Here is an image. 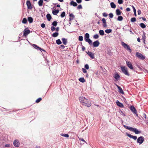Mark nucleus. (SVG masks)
I'll use <instances>...</instances> for the list:
<instances>
[{"label": "nucleus", "instance_id": "nucleus-64", "mask_svg": "<svg viewBox=\"0 0 148 148\" xmlns=\"http://www.w3.org/2000/svg\"><path fill=\"white\" fill-rule=\"evenodd\" d=\"M143 116L145 118V119H146V115L145 113H143Z\"/></svg>", "mask_w": 148, "mask_h": 148}, {"label": "nucleus", "instance_id": "nucleus-43", "mask_svg": "<svg viewBox=\"0 0 148 148\" xmlns=\"http://www.w3.org/2000/svg\"><path fill=\"white\" fill-rule=\"evenodd\" d=\"M69 16L72 18H73V19L75 18V16L72 13H69Z\"/></svg>", "mask_w": 148, "mask_h": 148}, {"label": "nucleus", "instance_id": "nucleus-1", "mask_svg": "<svg viewBox=\"0 0 148 148\" xmlns=\"http://www.w3.org/2000/svg\"><path fill=\"white\" fill-rule=\"evenodd\" d=\"M79 99L81 103L84 106L88 107H89L91 106V103L90 101L85 97H79Z\"/></svg>", "mask_w": 148, "mask_h": 148}, {"label": "nucleus", "instance_id": "nucleus-57", "mask_svg": "<svg viewBox=\"0 0 148 148\" xmlns=\"http://www.w3.org/2000/svg\"><path fill=\"white\" fill-rule=\"evenodd\" d=\"M140 19H142L143 20V21H146V19L144 18V17H140L139 18Z\"/></svg>", "mask_w": 148, "mask_h": 148}, {"label": "nucleus", "instance_id": "nucleus-41", "mask_svg": "<svg viewBox=\"0 0 148 148\" xmlns=\"http://www.w3.org/2000/svg\"><path fill=\"white\" fill-rule=\"evenodd\" d=\"M130 20L132 22L134 23L136 21V19L135 17H133L131 18Z\"/></svg>", "mask_w": 148, "mask_h": 148}, {"label": "nucleus", "instance_id": "nucleus-3", "mask_svg": "<svg viewBox=\"0 0 148 148\" xmlns=\"http://www.w3.org/2000/svg\"><path fill=\"white\" fill-rule=\"evenodd\" d=\"M121 69L122 73L125 75L129 76L130 74L128 73L127 68L125 66H121Z\"/></svg>", "mask_w": 148, "mask_h": 148}, {"label": "nucleus", "instance_id": "nucleus-22", "mask_svg": "<svg viewBox=\"0 0 148 148\" xmlns=\"http://www.w3.org/2000/svg\"><path fill=\"white\" fill-rule=\"evenodd\" d=\"M59 12V10H53L52 13L53 15H56Z\"/></svg>", "mask_w": 148, "mask_h": 148}, {"label": "nucleus", "instance_id": "nucleus-14", "mask_svg": "<svg viewBox=\"0 0 148 148\" xmlns=\"http://www.w3.org/2000/svg\"><path fill=\"white\" fill-rule=\"evenodd\" d=\"M126 135L130 137V138H132L135 140L137 139V137L136 136H133L131 134L128 133H126Z\"/></svg>", "mask_w": 148, "mask_h": 148}, {"label": "nucleus", "instance_id": "nucleus-62", "mask_svg": "<svg viewBox=\"0 0 148 148\" xmlns=\"http://www.w3.org/2000/svg\"><path fill=\"white\" fill-rule=\"evenodd\" d=\"M126 10L127 12H129L130 11V8H127L126 9Z\"/></svg>", "mask_w": 148, "mask_h": 148}, {"label": "nucleus", "instance_id": "nucleus-53", "mask_svg": "<svg viewBox=\"0 0 148 148\" xmlns=\"http://www.w3.org/2000/svg\"><path fill=\"white\" fill-rule=\"evenodd\" d=\"M103 16L105 17H106L108 16V14L106 12H104L103 14Z\"/></svg>", "mask_w": 148, "mask_h": 148}, {"label": "nucleus", "instance_id": "nucleus-58", "mask_svg": "<svg viewBox=\"0 0 148 148\" xmlns=\"http://www.w3.org/2000/svg\"><path fill=\"white\" fill-rule=\"evenodd\" d=\"M76 1L78 3H80L82 2V0H76Z\"/></svg>", "mask_w": 148, "mask_h": 148}, {"label": "nucleus", "instance_id": "nucleus-18", "mask_svg": "<svg viewBox=\"0 0 148 148\" xmlns=\"http://www.w3.org/2000/svg\"><path fill=\"white\" fill-rule=\"evenodd\" d=\"M90 35L88 33H86L85 34L84 36V40L85 41L88 40L89 38Z\"/></svg>", "mask_w": 148, "mask_h": 148}, {"label": "nucleus", "instance_id": "nucleus-56", "mask_svg": "<svg viewBox=\"0 0 148 148\" xmlns=\"http://www.w3.org/2000/svg\"><path fill=\"white\" fill-rule=\"evenodd\" d=\"M119 112L120 113L122 114L123 116H125V114L124 113V112L122 110H120L119 111Z\"/></svg>", "mask_w": 148, "mask_h": 148}, {"label": "nucleus", "instance_id": "nucleus-52", "mask_svg": "<svg viewBox=\"0 0 148 148\" xmlns=\"http://www.w3.org/2000/svg\"><path fill=\"white\" fill-rule=\"evenodd\" d=\"M82 70L83 71V72L84 73H86L87 71L86 70V69L84 68H82Z\"/></svg>", "mask_w": 148, "mask_h": 148}, {"label": "nucleus", "instance_id": "nucleus-25", "mask_svg": "<svg viewBox=\"0 0 148 148\" xmlns=\"http://www.w3.org/2000/svg\"><path fill=\"white\" fill-rule=\"evenodd\" d=\"M46 17L48 21H49L52 18L50 14L48 13L46 15Z\"/></svg>", "mask_w": 148, "mask_h": 148}, {"label": "nucleus", "instance_id": "nucleus-11", "mask_svg": "<svg viewBox=\"0 0 148 148\" xmlns=\"http://www.w3.org/2000/svg\"><path fill=\"white\" fill-rule=\"evenodd\" d=\"M26 5L27 6L28 9L31 10L32 9V6L30 1L29 0H27L26 2Z\"/></svg>", "mask_w": 148, "mask_h": 148}, {"label": "nucleus", "instance_id": "nucleus-34", "mask_svg": "<svg viewBox=\"0 0 148 148\" xmlns=\"http://www.w3.org/2000/svg\"><path fill=\"white\" fill-rule=\"evenodd\" d=\"M86 42H88V43L90 45H92L93 43H92V41L90 39H89L88 40H87Z\"/></svg>", "mask_w": 148, "mask_h": 148}, {"label": "nucleus", "instance_id": "nucleus-37", "mask_svg": "<svg viewBox=\"0 0 148 148\" xmlns=\"http://www.w3.org/2000/svg\"><path fill=\"white\" fill-rule=\"evenodd\" d=\"M79 80L81 82L84 83L85 82V80L84 77H81L79 79Z\"/></svg>", "mask_w": 148, "mask_h": 148}, {"label": "nucleus", "instance_id": "nucleus-59", "mask_svg": "<svg viewBox=\"0 0 148 148\" xmlns=\"http://www.w3.org/2000/svg\"><path fill=\"white\" fill-rule=\"evenodd\" d=\"M60 48L61 47L62 49H64L65 47V46L63 45H61L60 46Z\"/></svg>", "mask_w": 148, "mask_h": 148}, {"label": "nucleus", "instance_id": "nucleus-19", "mask_svg": "<svg viewBox=\"0 0 148 148\" xmlns=\"http://www.w3.org/2000/svg\"><path fill=\"white\" fill-rule=\"evenodd\" d=\"M70 5H72L74 7L76 6L77 5V3L74 1H71L70 3Z\"/></svg>", "mask_w": 148, "mask_h": 148}, {"label": "nucleus", "instance_id": "nucleus-30", "mask_svg": "<svg viewBox=\"0 0 148 148\" xmlns=\"http://www.w3.org/2000/svg\"><path fill=\"white\" fill-rule=\"evenodd\" d=\"M99 33L100 35L103 36L104 34V31L103 30H100L99 31Z\"/></svg>", "mask_w": 148, "mask_h": 148}, {"label": "nucleus", "instance_id": "nucleus-40", "mask_svg": "<svg viewBox=\"0 0 148 148\" xmlns=\"http://www.w3.org/2000/svg\"><path fill=\"white\" fill-rule=\"evenodd\" d=\"M58 22L56 21H54L53 22L51 25L54 26H56L57 25Z\"/></svg>", "mask_w": 148, "mask_h": 148}, {"label": "nucleus", "instance_id": "nucleus-55", "mask_svg": "<svg viewBox=\"0 0 148 148\" xmlns=\"http://www.w3.org/2000/svg\"><path fill=\"white\" fill-rule=\"evenodd\" d=\"M41 26L42 28H44L45 27V24L42 23L41 24Z\"/></svg>", "mask_w": 148, "mask_h": 148}, {"label": "nucleus", "instance_id": "nucleus-49", "mask_svg": "<svg viewBox=\"0 0 148 148\" xmlns=\"http://www.w3.org/2000/svg\"><path fill=\"white\" fill-rule=\"evenodd\" d=\"M109 16L110 18H112L113 17V14L112 13H110L109 14Z\"/></svg>", "mask_w": 148, "mask_h": 148}, {"label": "nucleus", "instance_id": "nucleus-60", "mask_svg": "<svg viewBox=\"0 0 148 148\" xmlns=\"http://www.w3.org/2000/svg\"><path fill=\"white\" fill-rule=\"evenodd\" d=\"M4 146L6 147H10V144H5V145Z\"/></svg>", "mask_w": 148, "mask_h": 148}, {"label": "nucleus", "instance_id": "nucleus-20", "mask_svg": "<svg viewBox=\"0 0 148 148\" xmlns=\"http://www.w3.org/2000/svg\"><path fill=\"white\" fill-rule=\"evenodd\" d=\"M63 43L65 45H66L67 43V39L65 38H62V39Z\"/></svg>", "mask_w": 148, "mask_h": 148}, {"label": "nucleus", "instance_id": "nucleus-15", "mask_svg": "<svg viewBox=\"0 0 148 148\" xmlns=\"http://www.w3.org/2000/svg\"><path fill=\"white\" fill-rule=\"evenodd\" d=\"M19 142L18 140H15L13 142L14 146L16 147H18L19 146Z\"/></svg>", "mask_w": 148, "mask_h": 148}, {"label": "nucleus", "instance_id": "nucleus-10", "mask_svg": "<svg viewBox=\"0 0 148 148\" xmlns=\"http://www.w3.org/2000/svg\"><path fill=\"white\" fill-rule=\"evenodd\" d=\"M86 52L88 54V56L91 58L93 59L94 58L95 54L94 53L91 52L86 51Z\"/></svg>", "mask_w": 148, "mask_h": 148}, {"label": "nucleus", "instance_id": "nucleus-5", "mask_svg": "<svg viewBox=\"0 0 148 148\" xmlns=\"http://www.w3.org/2000/svg\"><path fill=\"white\" fill-rule=\"evenodd\" d=\"M136 56L138 58L142 60H144L146 58L145 56L143 55L140 53L138 52H137L136 53Z\"/></svg>", "mask_w": 148, "mask_h": 148}, {"label": "nucleus", "instance_id": "nucleus-50", "mask_svg": "<svg viewBox=\"0 0 148 148\" xmlns=\"http://www.w3.org/2000/svg\"><path fill=\"white\" fill-rule=\"evenodd\" d=\"M142 39H146V36H145V32H143V34L142 36Z\"/></svg>", "mask_w": 148, "mask_h": 148}, {"label": "nucleus", "instance_id": "nucleus-39", "mask_svg": "<svg viewBox=\"0 0 148 148\" xmlns=\"http://www.w3.org/2000/svg\"><path fill=\"white\" fill-rule=\"evenodd\" d=\"M27 19L24 18H23V20L22 21V23L23 24H26L27 23Z\"/></svg>", "mask_w": 148, "mask_h": 148}, {"label": "nucleus", "instance_id": "nucleus-23", "mask_svg": "<svg viewBox=\"0 0 148 148\" xmlns=\"http://www.w3.org/2000/svg\"><path fill=\"white\" fill-rule=\"evenodd\" d=\"M116 13L117 15L119 16L121 14L122 12L119 9H117L116 10Z\"/></svg>", "mask_w": 148, "mask_h": 148}, {"label": "nucleus", "instance_id": "nucleus-51", "mask_svg": "<svg viewBox=\"0 0 148 148\" xmlns=\"http://www.w3.org/2000/svg\"><path fill=\"white\" fill-rule=\"evenodd\" d=\"M82 8V6L81 4L79 5L77 7V9H80Z\"/></svg>", "mask_w": 148, "mask_h": 148}, {"label": "nucleus", "instance_id": "nucleus-17", "mask_svg": "<svg viewBox=\"0 0 148 148\" xmlns=\"http://www.w3.org/2000/svg\"><path fill=\"white\" fill-rule=\"evenodd\" d=\"M102 21L103 23V26L105 27H107V23L106 19L104 18H103L102 19Z\"/></svg>", "mask_w": 148, "mask_h": 148}, {"label": "nucleus", "instance_id": "nucleus-7", "mask_svg": "<svg viewBox=\"0 0 148 148\" xmlns=\"http://www.w3.org/2000/svg\"><path fill=\"white\" fill-rule=\"evenodd\" d=\"M144 140V137L143 136H140L137 139V143H139L140 144H141L143 142Z\"/></svg>", "mask_w": 148, "mask_h": 148}, {"label": "nucleus", "instance_id": "nucleus-31", "mask_svg": "<svg viewBox=\"0 0 148 148\" xmlns=\"http://www.w3.org/2000/svg\"><path fill=\"white\" fill-rule=\"evenodd\" d=\"M43 3V0H39L38 1V3L39 5L40 6H41L42 5V4Z\"/></svg>", "mask_w": 148, "mask_h": 148}, {"label": "nucleus", "instance_id": "nucleus-35", "mask_svg": "<svg viewBox=\"0 0 148 148\" xmlns=\"http://www.w3.org/2000/svg\"><path fill=\"white\" fill-rule=\"evenodd\" d=\"M140 26L143 29L145 28L146 27V25L143 23H141L140 24Z\"/></svg>", "mask_w": 148, "mask_h": 148}, {"label": "nucleus", "instance_id": "nucleus-38", "mask_svg": "<svg viewBox=\"0 0 148 148\" xmlns=\"http://www.w3.org/2000/svg\"><path fill=\"white\" fill-rule=\"evenodd\" d=\"M60 135L66 138H68L69 136V135L67 134H61Z\"/></svg>", "mask_w": 148, "mask_h": 148}, {"label": "nucleus", "instance_id": "nucleus-29", "mask_svg": "<svg viewBox=\"0 0 148 148\" xmlns=\"http://www.w3.org/2000/svg\"><path fill=\"white\" fill-rule=\"evenodd\" d=\"M123 18L122 16L119 15L118 17L117 20L119 21H121L123 20Z\"/></svg>", "mask_w": 148, "mask_h": 148}, {"label": "nucleus", "instance_id": "nucleus-33", "mask_svg": "<svg viewBox=\"0 0 148 148\" xmlns=\"http://www.w3.org/2000/svg\"><path fill=\"white\" fill-rule=\"evenodd\" d=\"M56 43L58 45H60L62 43V42L60 39H58L56 40Z\"/></svg>", "mask_w": 148, "mask_h": 148}, {"label": "nucleus", "instance_id": "nucleus-2", "mask_svg": "<svg viewBox=\"0 0 148 148\" xmlns=\"http://www.w3.org/2000/svg\"><path fill=\"white\" fill-rule=\"evenodd\" d=\"M123 127L126 129L129 130L131 131L134 132L136 134H138L141 133V131L138 130L135 128H133L132 127H130L125 125H123Z\"/></svg>", "mask_w": 148, "mask_h": 148}, {"label": "nucleus", "instance_id": "nucleus-54", "mask_svg": "<svg viewBox=\"0 0 148 148\" xmlns=\"http://www.w3.org/2000/svg\"><path fill=\"white\" fill-rule=\"evenodd\" d=\"M56 28L54 26H52L51 27V30L52 31H53L55 30Z\"/></svg>", "mask_w": 148, "mask_h": 148}, {"label": "nucleus", "instance_id": "nucleus-26", "mask_svg": "<svg viewBox=\"0 0 148 148\" xmlns=\"http://www.w3.org/2000/svg\"><path fill=\"white\" fill-rule=\"evenodd\" d=\"M58 35L59 33L57 32H56L53 34L52 36L54 37H56L58 36Z\"/></svg>", "mask_w": 148, "mask_h": 148}, {"label": "nucleus", "instance_id": "nucleus-48", "mask_svg": "<svg viewBox=\"0 0 148 148\" xmlns=\"http://www.w3.org/2000/svg\"><path fill=\"white\" fill-rule=\"evenodd\" d=\"M123 0H118V3L119 4H121L123 3Z\"/></svg>", "mask_w": 148, "mask_h": 148}, {"label": "nucleus", "instance_id": "nucleus-16", "mask_svg": "<svg viewBox=\"0 0 148 148\" xmlns=\"http://www.w3.org/2000/svg\"><path fill=\"white\" fill-rule=\"evenodd\" d=\"M116 103L117 105L120 108H123L124 107V106L123 103L120 102L119 101L117 100Z\"/></svg>", "mask_w": 148, "mask_h": 148}, {"label": "nucleus", "instance_id": "nucleus-8", "mask_svg": "<svg viewBox=\"0 0 148 148\" xmlns=\"http://www.w3.org/2000/svg\"><path fill=\"white\" fill-rule=\"evenodd\" d=\"M32 46L33 47H34L35 49H36L39 50L41 51H43L46 52V51L44 49L41 48L40 47H38V46H37L36 45H35L34 44H33L32 45Z\"/></svg>", "mask_w": 148, "mask_h": 148}, {"label": "nucleus", "instance_id": "nucleus-9", "mask_svg": "<svg viewBox=\"0 0 148 148\" xmlns=\"http://www.w3.org/2000/svg\"><path fill=\"white\" fill-rule=\"evenodd\" d=\"M126 63L127 66L130 69L132 70H133L134 69V67L130 61H126Z\"/></svg>", "mask_w": 148, "mask_h": 148}, {"label": "nucleus", "instance_id": "nucleus-12", "mask_svg": "<svg viewBox=\"0 0 148 148\" xmlns=\"http://www.w3.org/2000/svg\"><path fill=\"white\" fill-rule=\"evenodd\" d=\"M100 44V42L98 40H97L93 42L92 45L93 47H97Z\"/></svg>", "mask_w": 148, "mask_h": 148}, {"label": "nucleus", "instance_id": "nucleus-32", "mask_svg": "<svg viewBox=\"0 0 148 148\" xmlns=\"http://www.w3.org/2000/svg\"><path fill=\"white\" fill-rule=\"evenodd\" d=\"M129 27V25H127L125 26H124L123 28V29L125 31H128V30L129 29H127Z\"/></svg>", "mask_w": 148, "mask_h": 148}, {"label": "nucleus", "instance_id": "nucleus-61", "mask_svg": "<svg viewBox=\"0 0 148 148\" xmlns=\"http://www.w3.org/2000/svg\"><path fill=\"white\" fill-rule=\"evenodd\" d=\"M141 11L140 9H138V14L140 15L141 14Z\"/></svg>", "mask_w": 148, "mask_h": 148}, {"label": "nucleus", "instance_id": "nucleus-13", "mask_svg": "<svg viewBox=\"0 0 148 148\" xmlns=\"http://www.w3.org/2000/svg\"><path fill=\"white\" fill-rule=\"evenodd\" d=\"M130 109L134 114H136L137 113V110L134 106H131L130 107Z\"/></svg>", "mask_w": 148, "mask_h": 148}, {"label": "nucleus", "instance_id": "nucleus-28", "mask_svg": "<svg viewBox=\"0 0 148 148\" xmlns=\"http://www.w3.org/2000/svg\"><path fill=\"white\" fill-rule=\"evenodd\" d=\"M110 6L111 8H115L116 7V5L113 2L110 3Z\"/></svg>", "mask_w": 148, "mask_h": 148}, {"label": "nucleus", "instance_id": "nucleus-36", "mask_svg": "<svg viewBox=\"0 0 148 148\" xmlns=\"http://www.w3.org/2000/svg\"><path fill=\"white\" fill-rule=\"evenodd\" d=\"M112 31V29H107L105 30V32L107 34H109Z\"/></svg>", "mask_w": 148, "mask_h": 148}, {"label": "nucleus", "instance_id": "nucleus-46", "mask_svg": "<svg viewBox=\"0 0 148 148\" xmlns=\"http://www.w3.org/2000/svg\"><path fill=\"white\" fill-rule=\"evenodd\" d=\"M99 37V36L98 34H96L94 35L93 38L95 39H97Z\"/></svg>", "mask_w": 148, "mask_h": 148}, {"label": "nucleus", "instance_id": "nucleus-45", "mask_svg": "<svg viewBox=\"0 0 148 148\" xmlns=\"http://www.w3.org/2000/svg\"><path fill=\"white\" fill-rule=\"evenodd\" d=\"M42 100V99L41 97H39L38 98L37 100L36 101V102L37 103H38L40 102V101Z\"/></svg>", "mask_w": 148, "mask_h": 148}, {"label": "nucleus", "instance_id": "nucleus-6", "mask_svg": "<svg viewBox=\"0 0 148 148\" xmlns=\"http://www.w3.org/2000/svg\"><path fill=\"white\" fill-rule=\"evenodd\" d=\"M31 32L29 29L28 27H27L24 29V31L23 32V36H27Z\"/></svg>", "mask_w": 148, "mask_h": 148}, {"label": "nucleus", "instance_id": "nucleus-4", "mask_svg": "<svg viewBox=\"0 0 148 148\" xmlns=\"http://www.w3.org/2000/svg\"><path fill=\"white\" fill-rule=\"evenodd\" d=\"M121 45L125 49L128 50L131 53L132 49L129 45L123 42H121Z\"/></svg>", "mask_w": 148, "mask_h": 148}, {"label": "nucleus", "instance_id": "nucleus-24", "mask_svg": "<svg viewBox=\"0 0 148 148\" xmlns=\"http://www.w3.org/2000/svg\"><path fill=\"white\" fill-rule=\"evenodd\" d=\"M120 75L118 74L117 73H116L115 74L114 76V77L115 79L116 80L119 79L120 78Z\"/></svg>", "mask_w": 148, "mask_h": 148}, {"label": "nucleus", "instance_id": "nucleus-63", "mask_svg": "<svg viewBox=\"0 0 148 148\" xmlns=\"http://www.w3.org/2000/svg\"><path fill=\"white\" fill-rule=\"evenodd\" d=\"M85 50V47L84 46H82V50L84 51Z\"/></svg>", "mask_w": 148, "mask_h": 148}, {"label": "nucleus", "instance_id": "nucleus-21", "mask_svg": "<svg viewBox=\"0 0 148 148\" xmlns=\"http://www.w3.org/2000/svg\"><path fill=\"white\" fill-rule=\"evenodd\" d=\"M27 20L29 23H31L33 22V19L32 17L29 16L27 18Z\"/></svg>", "mask_w": 148, "mask_h": 148}, {"label": "nucleus", "instance_id": "nucleus-47", "mask_svg": "<svg viewBox=\"0 0 148 148\" xmlns=\"http://www.w3.org/2000/svg\"><path fill=\"white\" fill-rule=\"evenodd\" d=\"M84 67L85 69L88 70L89 69V66L88 65V64H86L85 65Z\"/></svg>", "mask_w": 148, "mask_h": 148}, {"label": "nucleus", "instance_id": "nucleus-27", "mask_svg": "<svg viewBox=\"0 0 148 148\" xmlns=\"http://www.w3.org/2000/svg\"><path fill=\"white\" fill-rule=\"evenodd\" d=\"M118 89L119 90L118 91L120 93L123 94H124V92L123 89L120 87H119Z\"/></svg>", "mask_w": 148, "mask_h": 148}, {"label": "nucleus", "instance_id": "nucleus-44", "mask_svg": "<svg viewBox=\"0 0 148 148\" xmlns=\"http://www.w3.org/2000/svg\"><path fill=\"white\" fill-rule=\"evenodd\" d=\"M83 38L82 36H79L78 40L80 41H82L83 40Z\"/></svg>", "mask_w": 148, "mask_h": 148}, {"label": "nucleus", "instance_id": "nucleus-42", "mask_svg": "<svg viewBox=\"0 0 148 148\" xmlns=\"http://www.w3.org/2000/svg\"><path fill=\"white\" fill-rule=\"evenodd\" d=\"M65 16V12H63L61 14L60 16L61 18L64 17Z\"/></svg>", "mask_w": 148, "mask_h": 148}]
</instances>
